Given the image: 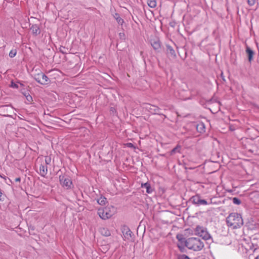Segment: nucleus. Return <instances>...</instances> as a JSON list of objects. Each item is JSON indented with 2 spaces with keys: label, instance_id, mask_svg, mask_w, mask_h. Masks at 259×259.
I'll list each match as a JSON object with an SVG mask.
<instances>
[{
  "label": "nucleus",
  "instance_id": "22",
  "mask_svg": "<svg viewBox=\"0 0 259 259\" xmlns=\"http://www.w3.org/2000/svg\"><path fill=\"white\" fill-rule=\"evenodd\" d=\"M17 54V50L16 49H13L12 50L9 54V56L10 58H14Z\"/></svg>",
  "mask_w": 259,
  "mask_h": 259
},
{
  "label": "nucleus",
  "instance_id": "1",
  "mask_svg": "<svg viewBox=\"0 0 259 259\" xmlns=\"http://www.w3.org/2000/svg\"><path fill=\"white\" fill-rule=\"evenodd\" d=\"M227 225L232 229L240 228L243 224L241 215L236 212L231 213L226 218Z\"/></svg>",
  "mask_w": 259,
  "mask_h": 259
},
{
  "label": "nucleus",
  "instance_id": "19",
  "mask_svg": "<svg viewBox=\"0 0 259 259\" xmlns=\"http://www.w3.org/2000/svg\"><path fill=\"white\" fill-rule=\"evenodd\" d=\"M101 233L105 236H109L110 235V231L105 228H102L100 229Z\"/></svg>",
  "mask_w": 259,
  "mask_h": 259
},
{
  "label": "nucleus",
  "instance_id": "32",
  "mask_svg": "<svg viewBox=\"0 0 259 259\" xmlns=\"http://www.w3.org/2000/svg\"><path fill=\"white\" fill-rule=\"evenodd\" d=\"M2 195V193L1 191L0 190V200H2V199H1Z\"/></svg>",
  "mask_w": 259,
  "mask_h": 259
},
{
  "label": "nucleus",
  "instance_id": "28",
  "mask_svg": "<svg viewBox=\"0 0 259 259\" xmlns=\"http://www.w3.org/2000/svg\"><path fill=\"white\" fill-rule=\"evenodd\" d=\"M178 259H190L187 255L182 254L179 256Z\"/></svg>",
  "mask_w": 259,
  "mask_h": 259
},
{
  "label": "nucleus",
  "instance_id": "24",
  "mask_svg": "<svg viewBox=\"0 0 259 259\" xmlns=\"http://www.w3.org/2000/svg\"><path fill=\"white\" fill-rule=\"evenodd\" d=\"M234 204L239 205L241 204V200L237 197H234L232 199Z\"/></svg>",
  "mask_w": 259,
  "mask_h": 259
},
{
  "label": "nucleus",
  "instance_id": "5",
  "mask_svg": "<svg viewBox=\"0 0 259 259\" xmlns=\"http://www.w3.org/2000/svg\"><path fill=\"white\" fill-rule=\"evenodd\" d=\"M60 183L62 186L66 189H71L72 183L70 179L63 175L59 176Z\"/></svg>",
  "mask_w": 259,
  "mask_h": 259
},
{
  "label": "nucleus",
  "instance_id": "12",
  "mask_svg": "<svg viewBox=\"0 0 259 259\" xmlns=\"http://www.w3.org/2000/svg\"><path fill=\"white\" fill-rule=\"evenodd\" d=\"M141 187L145 188L146 189V192L148 194L152 193L153 191V189L152 188L150 184L148 182L142 184Z\"/></svg>",
  "mask_w": 259,
  "mask_h": 259
},
{
  "label": "nucleus",
  "instance_id": "18",
  "mask_svg": "<svg viewBox=\"0 0 259 259\" xmlns=\"http://www.w3.org/2000/svg\"><path fill=\"white\" fill-rule=\"evenodd\" d=\"M177 238L182 244H184L186 246L187 240L183 237V235L182 234H178L177 235Z\"/></svg>",
  "mask_w": 259,
  "mask_h": 259
},
{
  "label": "nucleus",
  "instance_id": "17",
  "mask_svg": "<svg viewBox=\"0 0 259 259\" xmlns=\"http://www.w3.org/2000/svg\"><path fill=\"white\" fill-rule=\"evenodd\" d=\"M151 44L155 50H158L160 48V44L158 40L152 41Z\"/></svg>",
  "mask_w": 259,
  "mask_h": 259
},
{
  "label": "nucleus",
  "instance_id": "20",
  "mask_svg": "<svg viewBox=\"0 0 259 259\" xmlns=\"http://www.w3.org/2000/svg\"><path fill=\"white\" fill-rule=\"evenodd\" d=\"M97 202L100 205H104L107 202V199L104 197L101 196L99 199H98Z\"/></svg>",
  "mask_w": 259,
  "mask_h": 259
},
{
  "label": "nucleus",
  "instance_id": "16",
  "mask_svg": "<svg viewBox=\"0 0 259 259\" xmlns=\"http://www.w3.org/2000/svg\"><path fill=\"white\" fill-rule=\"evenodd\" d=\"M113 17L114 18V19L116 20V21L117 22V23L122 25L123 24V23H124V20L123 19H122L120 17V15L118 13H115L114 15H113Z\"/></svg>",
  "mask_w": 259,
  "mask_h": 259
},
{
  "label": "nucleus",
  "instance_id": "9",
  "mask_svg": "<svg viewBox=\"0 0 259 259\" xmlns=\"http://www.w3.org/2000/svg\"><path fill=\"white\" fill-rule=\"evenodd\" d=\"M166 48V53L168 57H171L172 58H175L176 57V54L174 49L169 45H167Z\"/></svg>",
  "mask_w": 259,
  "mask_h": 259
},
{
  "label": "nucleus",
  "instance_id": "8",
  "mask_svg": "<svg viewBox=\"0 0 259 259\" xmlns=\"http://www.w3.org/2000/svg\"><path fill=\"white\" fill-rule=\"evenodd\" d=\"M122 233L125 240H130L132 238L133 233L128 228H123Z\"/></svg>",
  "mask_w": 259,
  "mask_h": 259
},
{
  "label": "nucleus",
  "instance_id": "14",
  "mask_svg": "<svg viewBox=\"0 0 259 259\" xmlns=\"http://www.w3.org/2000/svg\"><path fill=\"white\" fill-rule=\"evenodd\" d=\"M246 52L248 56V61L251 62L253 59V56L254 55V52L249 47H247L246 49Z\"/></svg>",
  "mask_w": 259,
  "mask_h": 259
},
{
  "label": "nucleus",
  "instance_id": "36",
  "mask_svg": "<svg viewBox=\"0 0 259 259\" xmlns=\"http://www.w3.org/2000/svg\"><path fill=\"white\" fill-rule=\"evenodd\" d=\"M63 51V50H60V52H62Z\"/></svg>",
  "mask_w": 259,
  "mask_h": 259
},
{
  "label": "nucleus",
  "instance_id": "21",
  "mask_svg": "<svg viewBox=\"0 0 259 259\" xmlns=\"http://www.w3.org/2000/svg\"><path fill=\"white\" fill-rule=\"evenodd\" d=\"M148 5L151 8H154L156 7V0H148L147 2Z\"/></svg>",
  "mask_w": 259,
  "mask_h": 259
},
{
  "label": "nucleus",
  "instance_id": "2",
  "mask_svg": "<svg viewBox=\"0 0 259 259\" xmlns=\"http://www.w3.org/2000/svg\"><path fill=\"white\" fill-rule=\"evenodd\" d=\"M186 247L194 251H199L204 247V243L199 238L191 237L187 239Z\"/></svg>",
  "mask_w": 259,
  "mask_h": 259
},
{
  "label": "nucleus",
  "instance_id": "30",
  "mask_svg": "<svg viewBox=\"0 0 259 259\" xmlns=\"http://www.w3.org/2000/svg\"><path fill=\"white\" fill-rule=\"evenodd\" d=\"M15 181L16 182H20L21 181V178L20 177L17 178L15 179Z\"/></svg>",
  "mask_w": 259,
  "mask_h": 259
},
{
  "label": "nucleus",
  "instance_id": "34",
  "mask_svg": "<svg viewBox=\"0 0 259 259\" xmlns=\"http://www.w3.org/2000/svg\"><path fill=\"white\" fill-rule=\"evenodd\" d=\"M143 52H140V55H141V56H142V55H143Z\"/></svg>",
  "mask_w": 259,
  "mask_h": 259
},
{
  "label": "nucleus",
  "instance_id": "15",
  "mask_svg": "<svg viewBox=\"0 0 259 259\" xmlns=\"http://www.w3.org/2000/svg\"><path fill=\"white\" fill-rule=\"evenodd\" d=\"M196 130L200 133H203L205 132V126L203 122H200L196 125Z\"/></svg>",
  "mask_w": 259,
  "mask_h": 259
},
{
  "label": "nucleus",
  "instance_id": "31",
  "mask_svg": "<svg viewBox=\"0 0 259 259\" xmlns=\"http://www.w3.org/2000/svg\"><path fill=\"white\" fill-rule=\"evenodd\" d=\"M127 145H128V147H132L133 146V145L132 143H128Z\"/></svg>",
  "mask_w": 259,
  "mask_h": 259
},
{
  "label": "nucleus",
  "instance_id": "29",
  "mask_svg": "<svg viewBox=\"0 0 259 259\" xmlns=\"http://www.w3.org/2000/svg\"><path fill=\"white\" fill-rule=\"evenodd\" d=\"M45 162L46 165L49 164L51 162V158L48 157H46L45 159Z\"/></svg>",
  "mask_w": 259,
  "mask_h": 259
},
{
  "label": "nucleus",
  "instance_id": "26",
  "mask_svg": "<svg viewBox=\"0 0 259 259\" xmlns=\"http://www.w3.org/2000/svg\"><path fill=\"white\" fill-rule=\"evenodd\" d=\"M180 148V146H177L171 151V154H172L175 153L177 151H179V149Z\"/></svg>",
  "mask_w": 259,
  "mask_h": 259
},
{
  "label": "nucleus",
  "instance_id": "25",
  "mask_svg": "<svg viewBox=\"0 0 259 259\" xmlns=\"http://www.w3.org/2000/svg\"><path fill=\"white\" fill-rule=\"evenodd\" d=\"M257 0H247V3L250 6H253Z\"/></svg>",
  "mask_w": 259,
  "mask_h": 259
},
{
  "label": "nucleus",
  "instance_id": "10",
  "mask_svg": "<svg viewBox=\"0 0 259 259\" xmlns=\"http://www.w3.org/2000/svg\"><path fill=\"white\" fill-rule=\"evenodd\" d=\"M147 108L152 114H160V109L157 106L152 105H149L148 107H147Z\"/></svg>",
  "mask_w": 259,
  "mask_h": 259
},
{
  "label": "nucleus",
  "instance_id": "13",
  "mask_svg": "<svg viewBox=\"0 0 259 259\" xmlns=\"http://www.w3.org/2000/svg\"><path fill=\"white\" fill-rule=\"evenodd\" d=\"M48 173L47 166L41 164L39 167V174L45 177Z\"/></svg>",
  "mask_w": 259,
  "mask_h": 259
},
{
  "label": "nucleus",
  "instance_id": "4",
  "mask_svg": "<svg viewBox=\"0 0 259 259\" xmlns=\"http://www.w3.org/2000/svg\"><path fill=\"white\" fill-rule=\"evenodd\" d=\"M195 231L197 234L205 240H208L211 237L207 230L202 227L197 226Z\"/></svg>",
  "mask_w": 259,
  "mask_h": 259
},
{
  "label": "nucleus",
  "instance_id": "7",
  "mask_svg": "<svg viewBox=\"0 0 259 259\" xmlns=\"http://www.w3.org/2000/svg\"><path fill=\"white\" fill-rule=\"evenodd\" d=\"M193 204L199 206L201 205H206L208 204L207 202L204 200L201 199V197L199 195H196L191 198Z\"/></svg>",
  "mask_w": 259,
  "mask_h": 259
},
{
  "label": "nucleus",
  "instance_id": "6",
  "mask_svg": "<svg viewBox=\"0 0 259 259\" xmlns=\"http://www.w3.org/2000/svg\"><path fill=\"white\" fill-rule=\"evenodd\" d=\"M34 79L37 82L41 84H47L50 82L48 77L42 72L35 75Z\"/></svg>",
  "mask_w": 259,
  "mask_h": 259
},
{
  "label": "nucleus",
  "instance_id": "23",
  "mask_svg": "<svg viewBox=\"0 0 259 259\" xmlns=\"http://www.w3.org/2000/svg\"><path fill=\"white\" fill-rule=\"evenodd\" d=\"M25 96L26 99V100H27V101L28 102V103H27L28 104L31 103L32 102V101H33L32 98V97L30 95H29V94H28V95L25 94Z\"/></svg>",
  "mask_w": 259,
  "mask_h": 259
},
{
  "label": "nucleus",
  "instance_id": "35",
  "mask_svg": "<svg viewBox=\"0 0 259 259\" xmlns=\"http://www.w3.org/2000/svg\"><path fill=\"white\" fill-rule=\"evenodd\" d=\"M255 259H259V255L256 257Z\"/></svg>",
  "mask_w": 259,
  "mask_h": 259
},
{
  "label": "nucleus",
  "instance_id": "33",
  "mask_svg": "<svg viewBox=\"0 0 259 259\" xmlns=\"http://www.w3.org/2000/svg\"><path fill=\"white\" fill-rule=\"evenodd\" d=\"M114 110V108H112V107H111L110 109V110L112 112H113Z\"/></svg>",
  "mask_w": 259,
  "mask_h": 259
},
{
  "label": "nucleus",
  "instance_id": "27",
  "mask_svg": "<svg viewBox=\"0 0 259 259\" xmlns=\"http://www.w3.org/2000/svg\"><path fill=\"white\" fill-rule=\"evenodd\" d=\"M11 87L15 89H18L19 88L18 85L14 81H11Z\"/></svg>",
  "mask_w": 259,
  "mask_h": 259
},
{
  "label": "nucleus",
  "instance_id": "3",
  "mask_svg": "<svg viewBox=\"0 0 259 259\" xmlns=\"http://www.w3.org/2000/svg\"><path fill=\"white\" fill-rule=\"evenodd\" d=\"M114 207L113 206L99 208L98 214L103 220H106L111 218L114 213Z\"/></svg>",
  "mask_w": 259,
  "mask_h": 259
},
{
  "label": "nucleus",
  "instance_id": "11",
  "mask_svg": "<svg viewBox=\"0 0 259 259\" xmlns=\"http://www.w3.org/2000/svg\"><path fill=\"white\" fill-rule=\"evenodd\" d=\"M30 29L33 34L35 35H37L40 33V28L37 24L32 25Z\"/></svg>",
  "mask_w": 259,
  "mask_h": 259
}]
</instances>
